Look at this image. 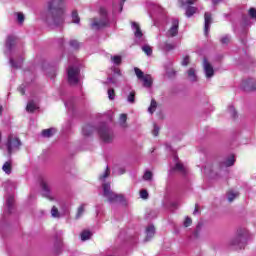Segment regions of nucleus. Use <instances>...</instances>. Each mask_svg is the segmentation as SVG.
Wrapping results in <instances>:
<instances>
[{
	"instance_id": "1",
	"label": "nucleus",
	"mask_w": 256,
	"mask_h": 256,
	"mask_svg": "<svg viewBox=\"0 0 256 256\" xmlns=\"http://www.w3.org/2000/svg\"><path fill=\"white\" fill-rule=\"evenodd\" d=\"M66 7L65 0H50L48 2V11L54 15V24L56 26L62 25L63 21H65Z\"/></svg>"
},
{
	"instance_id": "2",
	"label": "nucleus",
	"mask_w": 256,
	"mask_h": 256,
	"mask_svg": "<svg viewBox=\"0 0 256 256\" xmlns=\"http://www.w3.org/2000/svg\"><path fill=\"white\" fill-rule=\"evenodd\" d=\"M100 18H94L91 27L92 29H103L109 25V17L107 16V9L101 7L99 10Z\"/></svg>"
},
{
	"instance_id": "3",
	"label": "nucleus",
	"mask_w": 256,
	"mask_h": 256,
	"mask_svg": "<svg viewBox=\"0 0 256 256\" xmlns=\"http://www.w3.org/2000/svg\"><path fill=\"white\" fill-rule=\"evenodd\" d=\"M103 187V196L108 199L109 203H121L124 201V197L121 194H115V192L111 191V184L104 183Z\"/></svg>"
},
{
	"instance_id": "4",
	"label": "nucleus",
	"mask_w": 256,
	"mask_h": 256,
	"mask_svg": "<svg viewBox=\"0 0 256 256\" xmlns=\"http://www.w3.org/2000/svg\"><path fill=\"white\" fill-rule=\"evenodd\" d=\"M20 147H21V140H19L17 136L10 134L6 142L8 155H13L15 151H19Z\"/></svg>"
},
{
	"instance_id": "5",
	"label": "nucleus",
	"mask_w": 256,
	"mask_h": 256,
	"mask_svg": "<svg viewBox=\"0 0 256 256\" xmlns=\"http://www.w3.org/2000/svg\"><path fill=\"white\" fill-rule=\"evenodd\" d=\"M68 83L70 85H77L81 81V70L77 66H69L67 70Z\"/></svg>"
},
{
	"instance_id": "6",
	"label": "nucleus",
	"mask_w": 256,
	"mask_h": 256,
	"mask_svg": "<svg viewBox=\"0 0 256 256\" xmlns=\"http://www.w3.org/2000/svg\"><path fill=\"white\" fill-rule=\"evenodd\" d=\"M98 134L104 143H111L113 141L115 135L113 134V130L107 127V124H101L98 128Z\"/></svg>"
},
{
	"instance_id": "7",
	"label": "nucleus",
	"mask_w": 256,
	"mask_h": 256,
	"mask_svg": "<svg viewBox=\"0 0 256 256\" xmlns=\"http://www.w3.org/2000/svg\"><path fill=\"white\" fill-rule=\"evenodd\" d=\"M247 230H239L237 236L231 241V245L236 249H243L247 241Z\"/></svg>"
},
{
	"instance_id": "8",
	"label": "nucleus",
	"mask_w": 256,
	"mask_h": 256,
	"mask_svg": "<svg viewBox=\"0 0 256 256\" xmlns=\"http://www.w3.org/2000/svg\"><path fill=\"white\" fill-rule=\"evenodd\" d=\"M132 31L134 32V37L137 43H143V41H145L141 26H139L137 22H132Z\"/></svg>"
},
{
	"instance_id": "9",
	"label": "nucleus",
	"mask_w": 256,
	"mask_h": 256,
	"mask_svg": "<svg viewBox=\"0 0 256 256\" xmlns=\"http://www.w3.org/2000/svg\"><path fill=\"white\" fill-rule=\"evenodd\" d=\"M178 33H179V20H173L171 28L166 33V37H176Z\"/></svg>"
},
{
	"instance_id": "10",
	"label": "nucleus",
	"mask_w": 256,
	"mask_h": 256,
	"mask_svg": "<svg viewBox=\"0 0 256 256\" xmlns=\"http://www.w3.org/2000/svg\"><path fill=\"white\" fill-rule=\"evenodd\" d=\"M42 187V195L43 197H46V199H49L50 201H53V195L51 194V188L49 187V184L45 181L41 182Z\"/></svg>"
},
{
	"instance_id": "11",
	"label": "nucleus",
	"mask_w": 256,
	"mask_h": 256,
	"mask_svg": "<svg viewBox=\"0 0 256 256\" xmlns=\"http://www.w3.org/2000/svg\"><path fill=\"white\" fill-rule=\"evenodd\" d=\"M203 67L207 79H211V77L215 75V70L213 69V66H211V64L206 60V58H204Z\"/></svg>"
},
{
	"instance_id": "12",
	"label": "nucleus",
	"mask_w": 256,
	"mask_h": 256,
	"mask_svg": "<svg viewBox=\"0 0 256 256\" xmlns=\"http://www.w3.org/2000/svg\"><path fill=\"white\" fill-rule=\"evenodd\" d=\"M211 23H212V18H211V13L206 12L204 14V34L209 35V29L211 28Z\"/></svg>"
},
{
	"instance_id": "13",
	"label": "nucleus",
	"mask_w": 256,
	"mask_h": 256,
	"mask_svg": "<svg viewBox=\"0 0 256 256\" xmlns=\"http://www.w3.org/2000/svg\"><path fill=\"white\" fill-rule=\"evenodd\" d=\"M174 162L175 167H173L171 169V171H179L180 173H187V169L185 168V166H183V164H181V162H179V158L177 156H174Z\"/></svg>"
},
{
	"instance_id": "14",
	"label": "nucleus",
	"mask_w": 256,
	"mask_h": 256,
	"mask_svg": "<svg viewBox=\"0 0 256 256\" xmlns=\"http://www.w3.org/2000/svg\"><path fill=\"white\" fill-rule=\"evenodd\" d=\"M6 49L8 53H11L13 47H15V36H8L6 39Z\"/></svg>"
},
{
	"instance_id": "15",
	"label": "nucleus",
	"mask_w": 256,
	"mask_h": 256,
	"mask_svg": "<svg viewBox=\"0 0 256 256\" xmlns=\"http://www.w3.org/2000/svg\"><path fill=\"white\" fill-rule=\"evenodd\" d=\"M140 81H143V87H146L147 89H149V87H151V85H153V78L149 74L144 75L140 79Z\"/></svg>"
},
{
	"instance_id": "16",
	"label": "nucleus",
	"mask_w": 256,
	"mask_h": 256,
	"mask_svg": "<svg viewBox=\"0 0 256 256\" xmlns=\"http://www.w3.org/2000/svg\"><path fill=\"white\" fill-rule=\"evenodd\" d=\"M15 202V198L13 195H9L6 198V213H11L13 211V203Z\"/></svg>"
},
{
	"instance_id": "17",
	"label": "nucleus",
	"mask_w": 256,
	"mask_h": 256,
	"mask_svg": "<svg viewBox=\"0 0 256 256\" xmlns=\"http://www.w3.org/2000/svg\"><path fill=\"white\" fill-rule=\"evenodd\" d=\"M154 236H155V226L149 225L146 228V241L153 239Z\"/></svg>"
},
{
	"instance_id": "18",
	"label": "nucleus",
	"mask_w": 256,
	"mask_h": 256,
	"mask_svg": "<svg viewBox=\"0 0 256 256\" xmlns=\"http://www.w3.org/2000/svg\"><path fill=\"white\" fill-rule=\"evenodd\" d=\"M37 109H39L37 103H35L33 100H30L26 106V111L28 113H33L34 111H37Z\"/></svg>"
},
{
	"instance_id": "19",
	"label": "nucleus",
	"mask_w": 256,
	"mask_h": 256,
	"mask_svg": "<svg viewBox=\"0 0 256 256\" xmlns=\"http://www.w3.org/2000/svg\"><path fill=\"white\" fill-rule=\"evenodd\" d=\"M93 131H95V127L91 126V125H85L82 128V133L85 137H89V135H91L93 133Z\"/></svg>"
},
{
	"instance_id": "20",
	"label": "nucleus",
	"mask_w": 256,
	"mask_h": 256,
	"mask_svg": "<svg viewBox=\"0 0 256 256\" xmlns=\"http://www.w3.org/2000/svg\"><path fill=\"white\" fill-rule=\"evenodd\" d=\"M160 49H162V51H173V49H175V44H171V43H162L160 44Z\"/></svg>"
},
{
	"instance_id": "21",
	"label": "nucleus",
	"mask_w": 256,
	"mask_h": 256,
	"mask_svg": "<svg viewBox=\"0 0 256 256\" xmlns=\"http://www.w3.org/2000/svg\"><path fill=\"white\" fill-rule=\"evenodd\" d=\"M2 171H4L6 175H11V171H12L11 161H7L4 163V165L2 166Z\"/></svg>"
},
{
	"instance_id": "22",
	"label": "nucleus",
	"mask_w": 256,
	"mask_h": 256,
	"mask_svg": "<svg viewBox=\"0 0 256 256\" xmlns=\"http://www.w3.org/2000/svg\"><path fill=\"white\" fill-rule=\"evenodd\" d=\"M194 13H197V7L187 6L185 15L186 17H193Z\"/></svg>"
},
{
	"instance_id": "23",
	"label": "nucleus",
	"mask_w": 256,
	"mask_h": 256,
	"mask_svg": "<svg viewBox=\"0 0 256 256\" xmlns=\"http://www.w3.org/2000/svg\"><path fill=\"white\" fill-rule=\"evenodd\" d=\"M228 201L231 203L233 200L237 199L239 197V192H235L233 190L229 191L227 193Z\"/></svg>"
},
{
	"instance_id": "24",
	"label": "nucleus",
	"mask_w": 256,
	"mask_h": 256,
	"mask_svg": "<svg viewBox=\"0 0 256 256\" xmlns=\"http://www.w3.org/2000/svg\"><path fill=\"white\" fill-rule=\"evenodd\" d=\"M54 133H56L55 128L45 129L42 131L43 137H53Z\"/></svg>"
},
{
	"instance_id": "25",
	"label": "nucleus",
	"mask_w": 256,
	"mask_h": 256,
	"mask_svg": "<svg viewBox=\"0 0 256 256\" xmlns=\"http://www.w3.org/2000/svg\"><path fill=\"white\" fill-rule=\"evenodd\" d=\"M91 235H93V234L91 233V231L84 230V231L81 233L80 237H81V240H82V241H89V239H91Z\"/></svg>"
},
{
	"instance_id": "26",
	"label": "nucleus",
	"mask_w": 256,
	"mask_h": 256,
	"mask_svg": "<svg viewBox=\"0 0 256 256\" xmlns=\"http://www.w3.org/2000/svg\"><path fill=\"white\" fill-rule=\"evenodd\" d=\"M233 165H235V156L231 155L224 162V166L225 167H233Z\"/></svg>"
},
{
	"instance_id": "27",
	"label": "nucleus",
	"mask_w": 256,
	"mask_h": 256,
	"mask_svg": "<svg viewBox=\"0 0 256 256\" xmlns=\"http://www.w3.org/2000/svg\"><path fill=\"white\" fill-rule=\"evenodd\" d=\"M187 73L190 81L192 82L197 81V75L195 74V69L190 68Z\"/></svg>"
},
{
	"instance_id": "28",
	"label": "nucleus",
	"mask_w": 256,
	"mask_h": 256,
	"mask_svg": "<svg viewBox=\"0 0 256 256\" xmlns=\"http://www.w3.org/2000/svg\"><path fill=\"white\" fill-rule=\"evenodd\" d=\"M83 213H85V204H81L78 207V211H77V214H76V219H81V217L83 216Z\"/></svg>"
},
{
	"instance_id": "29",
	"label": "nucleus",
	"mask_w": 256,
	"mask_h": 256,
	"mask_svg": "<svg viewBox=\"0 0 256 256\" xmlns=\"http://www.w3.org/2000/svg\"><path fill=\"white\" fill-rule=\"evenodd\" d=\"M198 0H181L179 3L181 5V7H187V5H195V3H197Z\"/></svg>"
},
{
	"instance_id": "30",
	"label": "nucleus",
	"mask_w": 256,
	"mask_h": 256,
	"mask_svg": "<svg viewBox=\"0 0 256 256\" xmlns=\"http://www.w3.org/2000/svg\"><path fill=\"white\" fill-rule=\"evenodd\" d=\"M155 109H157V102L155 101V99H152L150 107L148 108V113H155Z\"/></svg>"
},
{
	"instance_id": "31",
	"label": "nucleus",
	"mask_w": 256,
	"mask_h": 256,
	"mask_svg": "<svg viewBox=\"0 0 256 256\" xmlns=\"http://www.w3.org/2000/svg\"><path fill=\"white\" fill-rule=\"evenodd\" d=\"M10 64H11V67H13L14 69H19L21 68V65H23V60L15 62L13 59H10Z\"/></svg>"
},
{
	"instance_id": "32",
	"label": "nucleus",
	"mask_w": 256,
	"mask_h": 256,
	"mask_svg": "<svg viewBox=\"0 0 256 256\" xmlns=\"http://www.w3.org/2000/svg\"><path fill=\"white\" fill-rule=\"evenodd\" d=\"M127 114H121L120 115V125L121 127H123V129H125V127H127Z\"/></svg>"
},
{
	"instance_id": "33",
	"label": "nucleus",
	"mask_w": 256,
	"mask_h": 256,
	"mask_svg": "<svg viewBox=\"0 0 256 256\" xmlns=\"http://www.w3.org/2000/svg\"><path fill=\"white\" fill-rule=\"evenodd\" d=\"M142 51H144L149 56V55H152L153 48H151V46L149 45H144L142 46Z\"/></svg>"
},
{
	"instance_id": "34",
	"label": "nucleus",
	"mask_w": 256,
	"mask_h": 256,
	"mask_svg": "<svg viewBox=\"0 0 256 256\" xmlns=\"http://www.w3.org/2000/svg\"><path fill=\"white\" fill-rule=\"evenodd\" d=\"M110 170L109 167L106 168V170L104 171V173L99 177L100 181H105V179H107V177H109L110 175Z\"/></svg>"
},
{
	"instance_id": "35",
	"label": "nucleus",
	"mask_w": 256,
	"mask_h": 256,
	"mask_svg": "<svg viewBox=\"0 0 256 256\" xmlns=\"http://www.w3.org/2000/svg\"><path fill=\"white\" fill-rule=\"evenodd\" d=\"M144 181H151L153 179V173L151 171H146L143 175Z\"/></svg>"
},
{
	"instance_id": "36",
	"label": "nucleus",
	"mask_w": 256,
	"mask_h": 256,
	"mask_svg": "<svg viewBox=\"0 0 256 256\" xmlns=\"http://www.w3.org/2000/svg\"><path fill=\"white\" fill-rule=\"evenodd\" d=\"M16 17H17V21L18 23H23V21H25V15H23V13L21 12H16L15 13Z\"/></svg>"
},
{
	"instance_id": "37",
	"label": "nucleus",
	"mask_w": 256,
	"mask_h": 256,
	"mask_svg": "<svg viewBox=\"0 0 256 256\" xmlns=\"http://www.w3.org/2000/svg\"><path fill=\"white\" fill-rule=\"evenodd\" d=\"M128 103H135V91H131L127 97Z\"/></svg>"
},
{
	"instance_id": "38",
	"label": "nucleus",
	"mask_w": 256,
	"mask_h": 256,
	"mask_svg": "<svg viewBox=\"0 0 256 256\" xmlns=\"http://www.w3.org/2000/svg\"><path fill=\"white\" fill-rule=\"evenodd\" d=\"M134 71L136 73L137 78L140 80L145 76L143 71H141V69H139V68H134Z\"/></svg>"
},
{
	"instance_id": "39",
	"label": "nucleus",
	"mask_w": 256,
	"mask_h": 256,
	"mask_svg": "<svg viewBox=\"0 0 256 256\" xmlns=\"http://www.w3.org/2000/svg\"><path fill=\"white\" fill-rule=\"evenodd\" d=\"M72 21H73V23H79L80 19H79V14L77 13V11L72 12Z\"/></svg>"
},
{
	"instance_id": "40",
	"label": "nucleus",
	"mask_w": 256,
	"mask_h": 256,
	"mask_svg": "<svg viewBox=\"0 0 256 256\" xmlns=\"http://www.w3.org/2000/svg\"><path fill=\"white\" fill-rule=\"evenodd\" d=\"M231 41V36L225 35L221 38L222 45H227Z\"/></svg>"
},
{
	"instance_id": "41",
	"label": "nucleus",
	"mask_w": 256,
	"mask_h": 256,
	"mask_svg": "<svg viewBox=\"0 0 256 256\" xmlns=\"http://www.w3.org/2000/svg\"><path fill=\"white\" fill-rule=\"evenodd\" d=\"M111 60L114 65H121V56H113L111 57Z\"/></svg>"
},
{
	"instance_id": "42",
	"label": "nucleus",
	"mask_w": 256,
	"mask_h": 256,
	"mask_svg": "<svg viewBox=\"0 0 256 256\" xmlns=\"http://www.w3.org/2000/svg\"><path fill=\"white\" fill-rule=\"evenodd\" d=\"M108 98L110 101H113L115 99V90L113 88L108 89Z\"/></svg>"
},
{
	"instance_id": "43",
	"label": "nucleus",
	"mask_w": 256,
	"mask_h": 256,
	"mask_svg": "<svg viewBox=\"0 0 256 256\" xmlns=\"http://www.w3.org/2000/svg\"><path fill=\"white\" fill-rule=\"evenodd\" d=\"M70 47H72V49H79V42L77 40H71Z\"/></svg>"
},
{
	"instance_id": "44",
	"label": "nucleus",
	"mask_w": 256,
	"mask_h": 256,
	"mask_svg": "<svg viewBox=\"0 0 256 256\" xmlns=\"http://www.w3.org/2000/svg\"><path fill=\"white\" fill-rule=\"evenodd\" d=\"M228 113H230L231 117H236L237 111H235V107L229 106Z\"/></svg>"
},
{
	"instance_id": "45",
	"label": "nucleus",
	"mask_w": 256,
	"mask_h": 256,
	"mask_svg": "<svg viewBox=\"0 0 256 256\" xmlns=\"http://www.w3.org/2000/svg\"><path fill=\"white\" fill-rule=\"evenodd\" d=\"M51 215L52 217H59V210L57 209V207H52L51 209Z\"/></svg>"
},
{
	"instance_id": "46",
	"label": "nucleus",
	"mask_w": 256,
	"mask_h": 256,
	"mask_svg": "<svg viewBox=\"0 0 256 256\" xmlns=\"http://www.w3.org/2000/svg\"><path fill=\"white\" fill-rule=\"evenodd\" d=\"M140 197H141L142 199H148L149 193L147 192V190H141V191H140Z\"/></svg>"
},
{
	"instance_id": "47",
	"label": "nucleus",
	"mask_w": 256,
	"mask_h": 256,
	"mask_svg": "<svg viewBox=\"0 0 256 256\" xmlns=\"http://www.w3.org/2000/svg\"><path fill=\"white\" fill-rule=\"evenodd\" d=\"M249 15L252 19H256V9L255 8H250Z\"/></svg>"
},
{
	"instance_id": "48",
	"label": "nucleus",
	"mask_w": 256,
	"mask_h": 256,
	"mask_svg": "<svg viewBox=\"0 0 256 256\" xmlns=\"http://www.w3.org/2000/svg\"><path fill=\"white\" fill-rule=\"evenodd\" d=\"M191 223H193V221L191 220V218L186 217L185 221H184V227H190Z\"/></svg>"
},
{
	"instance_id": "49",
	"label": "nucleus",
	"mask_w": 256,
	"mask_h": 256,
	"mask_svg": "<svg viewBox=\"0 0 256 256\" xmlns=\"http://www.w3.org/2000/svg\"><path fill=\"white\" fill-rule=\"evenodd\" d=\"M182 65L183 67H187V65H189V56L184 57Z\"/></svg>"
},
{
	"instance_id": "50",
	"label": "nucleus",
	"mask_w": 256,
	"mask_h": 256,
	"mask_svg": "<svg viewBox=\"0 0 256 256\" xmlns=\"http://www.w3.org/2000/svg\"><path fill=\"white\" fill-rule=\"evenodd\" d=\"M154 137H157V135H159V128L157 125H154V129L152 131Z\"/></svg>"
},
{
	"instance_id": "51",
	"label": "nucleus",
	"mask_w": 256,
	"mask_h": 256,
	"mask_svg": "<svg viewBox=\"0 0 256 256\" xmlns=\"http://www.w3.org/2000/svg\"><path fill=\"white\" fill-rule=\"evenodd\" d=\"M113 75H114V77H115V75H121V70H119V68H113Z\"/></svg>"
},
{
	"instance_id": "52",
	"label": "nucleus",
	"mask_w": 256,
	"mask_h": 256,
	"mask_svg": "<svg viewBox=\"0 0 256 256\" xmlns=\"http://www.w3.org/2000/svg\"><path fill=\"white\" fill-rule=\"evenodd\" d=\"M18 91L21 93V95H25V88L23 86H20Z\"/></svg>"
},
{
	"instance_id": "53",
	"label": "nucleus",
	"mask_w": 256,
	"mask_h": 256,
	"mask_svg": "<svg viewBox=\"0 0 256 256\" xmlns=\"http://www.w3.org/2000/svg\"><path fill=\"white\" fill-rule=\"evenodd\" d=\"M199 213V205L196 204L193 215H197Z\"/></svg>"
},
{
	"instance_id": "54",
	"label": "nucleus",
	"mask_w": 256,
	"mask_h": 256,
	"mask_svg": "<svg viewBox=\"0 0 256 256\" xmlns=\"http://www.w3.org/2000/svg\"><path fill=\"white\" fill-rule=\"evenodd\" d=\"M108 83H113L115 85L117 81L114 80L113 78H108Z\"/></svg>"
},
{
	"instance_id": "55",
	"label": "nucleus",
	"mask_w": 256,
	"mask_h": 256,
	"mask_svg": "<svg viewBox=\"0 0 256 256\" xmlns=\"http://www.w3.org/2000/svg\"><path fill=\"white\" fill-rule=\"evenodd\" d=\"M244 89H248L250 91H253V90L256 89V84H255V86H250L249 88H246V86H244Z\"/></svg>"
},
{
	"instance_id": "56",
	"label": "nucleus",
	"mask_w": 256,
	"mask_h": 256,
	"mask_svg": "<svg viewBox=\"0 0 256 256\" xmlns=\"http://www.w3.org/2000/svg\"><path fill=\"white\" fill-rule=\"evenodd\" d=\"M213 5H217V3H221V0H212Z\"/></svg>"
},
{
	"instance_id": "57",
	"label": "nucleus",
	"mask_w": 256,
	"mask_h": 256,
	"mask_svg": "<svg viewBox=\"0 0 256 256\" xmlns=\"http://www.w3.org/2000/svg\"><path fill=\"white\" fill-rule=\"evenodd\" d=\"M120 11H123V4H120Z\"/></svg>"
},
{
	"instance_id": "58",
	"label": "nucleus",
	"mask_w": 256,
	"mask_h": 256,
	"mask_svg": "<svg viewBox=\"0 0 256 256\" xmlns=\"http://www.w3.org/2000/svg\"><path fill=\"white\" fill-rule=\"evenodd\" d=\"M3 113V107L0 106V115Z\"/></svg>"
},
{
	"instance_id": "59",
	"label": "nucleus",
	"mask_w": 256,
	"mask_h": 256,
	"mask_svg": "<svg viewBox=\"0 0 256 256\" xmlns=\"http://www.w3.org/2000/svg\"><path fill=\"white\" fill-rule=\"evenodd\" d=\"M250 83H253V81H252V80H248V85H249Z\"/></svg>"
},
{
	"instance_id": "60",
	"label": "nucleus",
	"mask_w": 256,
	"mask_h": 256,
	"mask_svg": "<svg viewBox=\"0 0 256 256\" xmlns=\"http://www.w3.org/2000/svg\"><path fill=\"white\" fill-rule=\"evenodd\" d=\"M122 173H125V170H122L121 175H122Z\"/></svg>"
},
{
	"instance_id": "61",
	"label": "nucleus",
	"mask_w": 256,
	"mask_h": 256,
	"mask_svg": "<svg viewBox=\"0 0 256 256\" xmlns=\"http://www.w3.org/2000/svg\"><path fill=\"white\" fill-rule=\"evenodd\" d=\"M67 105H69V103H66L65 106L67 107Z\"/></svg>"
},
{
	"instance_id": "62",
	"label": "nucleus",
	"mask_w": 256,
	"mask_h": 256,
	"mask_svg": "<svg viewBox=\"0 0 256 256\" xmlns=\"http://www.w3.org/2000/svg\"><path fill=\"white\" fill-rule=\"evenodd\" d=\"M0 142H1V132H0Z\"/></svg>"
},
{
	"instance_id": "63",
	"label": "nucleus",
	"mask_w": 256,
	"mask_h": 256,
	"mask_svg": "<svg viewBox=\"0 0 256 256\" xmlns=\"http://www.w3.org/2000/svg\"><path fill=\"white\" fill-rule=\"evenodd\" d=\"M158 9H161V8L158 6Z\"/></svg>"
}]
</instances>
